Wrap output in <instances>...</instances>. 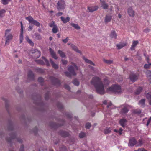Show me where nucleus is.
Wrapping results in <instances>:
<instances>
[{"label": "nucleus", "mask_w": 151, "mask_h": 151, "mask_svg": "<svg viewBox=\"0 0 151 151\" xmlns=\"http://www.w3.org/2000/svg\"><path fill=\"white\" fill-rule=\"evenodd\" d=\"M109 81L107 78H104L103 81L97 76L92 78L91 84L93 85L96 92L99 93L103 94L105 93L104 88L109 84Z\"/></svg>", "instance_id": "nucleus-1"}, {"label": "nucleus", "mask_w": 151, "mask_h": 151, "mask_svg": "<svg viewBox=\"0 0 151 151\" xmlns=\"http://www.w3.org/2000/svg\"><path fill=\"white\" fill-rule=\"evenodd\" d=\"M56 7L58 11L64 10L66 7L65 1L63 0H59L56 3Z\"/></svg>", "instance_id": "nucleus-2"}, {"label": "nucleus", "mask_w": 151, "mask_h": 151, "mask_svg": "<svg viewBox=\"0 0 151 151\" xmlns=\"http://www.w3.org/2000/svg\"><path fill=\"white\" fill-rule=\"evenodd\" d=\"M108 91L112 92L115 93H119L121 92V89L120 86L117 85H114L109 88Z\"/></svg>", "instance_id": "nucleus-3"}, {"label": "nucleus", "mask_w": 151, "mask_h": 151, "mask_svg": "<svg viewBox=\"0 0 151 151\" xmlns=\"http://www.w3.org/2000/svg\"><path fill=\"white\" fill-rule=\"evenodd\" d=\"M72 64L73 66H70L68 68V70L72 75L76 76V74L75 70H78V67L76 64L73 63H72Z\"/></svg>", "instance_id": "nucleus-4"}, {"label": "nucleus", "mask_w": 151, "mask_h": 151, "mask_svg": "<svg viewBox=\"0 0 151 151\" xmlns=\"http://www.w3.org/2000/svg\"><path fill=\"white\" fill-rule=\"evenodd\" d=\"M10 29H7L5 31V36L6 37L5 45L9 43L10 40H12L13 38V36L11 34H9L10 32Z\"/></svg>", "instance_id": "nucleus-5"}, {"label": "nucleus", "mask_w": 151, "mask_h": 151, "mask_svg": "<svg viewBox=\"0 0 151 151\" xmlns=\"http://www.w3.org/2000/svg\"><path fill=\"white\" fill-rule=\"evenodd\" d=\"M26 20H28L30 23L33 24L38 27H40V23L38 22L37 21L34 20L33 18L31 16H29L28 17H26Z\"/></svg>", "instance_id": "nucleus-6"}, {"label": "nucleus", "mask_w": 151, "mask_h": 151, "mask_svg": "<svg viewBox=\"0 0 151 151\" xmlns=\"http://www.w3.org/2000/svg\"><path fill=\"white\" fill-rule=\"evenodd\" d=\"M31 53L34 54V57L35 58H37L40 57V51L37 50L35 49L32 50L31 51Z\"/></svg>", "instance_id": "nucleus-7"}, {"label": "nucleus", "mask_w": 151, "mask_h": 151, "mask_svg": "<svg viewBox=\"0 0 151 151\" xmlns=\"http://www.w3.org/2000/svg\"><path fill=\"white\" fill-rule=\"evenodd\" d=\"M122 109L120 111L121 113L125 114L129 111V106L127 105H123L122 106Z\"/></svg>", "instance_id": "nucleus-8"}, {"label": "nucleus", "mask_w": 151, "mask_h": 151, "mask_svg": "<svg viewBox=\"0 0 151 151\" xmlns=\"http://www.w3.org/2000/svg\"><path fill=\"white\" fill-rule=\"evenodd\" d=\"M129 78L131 81L134 82L137 80L138 77L136 74L131 73L129 76Z\"/></svg>", "instance_id": "nucleus-9"}, {"label": "nucleus", "mask_w": 151, "mask_h": 151, "mask_svg": "<svg viewBox=\"0 0 151 151\" xmlns=\"http://www.w3.org/2000/svg\"><path fill=\"white\" fill-rule=\"evenodd\" d=\"M137 143V141L134 138H132L129 140L128 145L129 146H133Z\"/></svg>", "instance_id": "nucleus-10"}, {"label": "nucleus", "mask_w": 151, "mask_h": 151, "mask_svg": "<svg viewBox=\"0 0 151 151\" xmlns=\"http://www.w3.org/2000/svg\"><path fill=\"white\" fill-rule=\"evenodd\" d=\"M16 134L15 133H12L10 135V137L6 139L7 141L9 142H10L12 141V139H15L16 138Z\"/></svg>", "instance_id": "nucleus-11"}, {"label": "nucleus", "mask_w": 151, "mask_h": 151, "mask_svg": "<svg viewBox=\"0 0 151 151\" xmlns=\"http://www.w3.org/2000/svg\"><path fill=\"white\" fill-rule=\"evenodd\" d=\"M28 77L29 81L33 80L34 79V74L31 71H29L28 73Z\"/></svg>", "instance_id": "nucleus-12"}, {"label": "nucleus", "mask_w": 151, "mask_h": 151, "mask_svg": "<svg viewBox=\"0 0 151 151\" xmlns=\"http://www.w3.org/2000/svg\"><path fill=\"white\" fill-rule=\"evenodd\" d=\"M49 51L52 57L55 59H57L58 57L56 55V54L54 52V51L51 48H49Z\"/></svg>", "instance_id": "nucleus-13"}, {"label": "nucleus", "mask_w": 151, "mask_h": 151, "mask_svg": "<svg viewBox=\"0 0 151 151\" xmlns=\"http://www.w3.org/2000/svg\"><path fill=\"white\" fill-rule=\"evenodd\" d=\"M112 19V16L110 15H106L105 18L104 22L105 23H107L110 22Z\"/></svg>", "instance_id": "nucleus-14"}, {"label": "nucleus", "mask_w": 151, "mask_h": 151, "mask_svg": "<svg viewBox=\"0 0 151 151\" xmlns=\"http://www.w3.org/2000/svg\"><path fill=\"white\" fill-rule=\"evenodd\" d=\"M128 13L129 16L134 17V12L132 9L130 7L128 9Z\"/></svg>", "instance_id": "nucleus-15"}, {"label": "nucleus", "mask_w": 151, "mask_h": 151, "mask_svg": "<svg viewBox=\"0 0 151 151\" xmlns=\"http://www.w3.org/2000/svg\"><path fill=\"white\" fill-rule=\"evenodd\" d=\"M98 7L97 6H95L92 7H88V9L90 12H93L94 11L97 10L98 9Z\"/></svg>", "instance_id": "nucleus-16"}, {"label": "nucleus", "mask_w": 151, "mask_h": 151, "mask_svg": "<svg viewBox=\"0 0 151 151\" xmlns=\"http://www.w3.org/2000/svg\"><path fill=\"white\" fill-rule=\"evenodd\" d=\"M146 96L148 100L149 104L151 105V92H149L147 93H145Z\"/></svg>", "instance_id": "nucleus-17"}, {"label": "nucleus", "mask_w": 151, "mask_h": 151, "mask_svg": "<svg viewBox=\"0 0 151 151\" xmlns=\"http://www.w3.org/2000/svg\"><path fill=\"white\" fill-rule=\"evenodd\" d=\"M138 43V41H134L132 42V44L131 45V50H134L135 49V46Z\"/></svg>", "instance_id": "nucleus-18"}, {"label": "nucleus", "mask_w": 151, "mask_h": 151, "mask_svg": "<svg viewBox=\"0 0 151 151\" xmlns=\"http://www.w3.org/2000/svg\"><path fill=\"white\" fill-rule=\"evenodd\" d=\"M117 36V35L114 31L112 30L111 31L110 36L111 38L116 39V38Z\"/></svg>", "instance_id": "nucleus-19"}, {"label": "nucleus", "mask_w": 151, "mask_h": 151, "mask_svg": "<svg viewBox=\"0 0 151 151\" xmlns=\"http://www.w3.org/2000/svg\"><path fill=\"white\" fill-rule=\"evenodd\" d=\"M62 21L64 23H65L69 21L70 18L69 17H67L66 18L63 17H60Z\"/></svg>", "instance_id": "nucleus-20"}, {"label": "nucleus", "mask_w": 151, "mask_h": 151, "mask_svg": "<svg viewBox=\"0 0 151 151\" xmlns=\"http://www.w3.org/2000/svg\"><path fill=\"white\" fill-rule=\"evenodd\" d=\"M101 6L104 9H107L108 8V4L104 1L101 2Z\"/></svg>", "instance_id": "nucleus-21"}, {"label": "nucleus", "mask_w": 151, "mask_h": 151, "mask_svg": "<svg viewBox=\"0 0 151 151\" xmlns=\"http://www.w3.org/2000/svg\"><path fill=\"white\" fill-rule=\"evenodd\" d=\"M127 121L126 119H121L119 121V123L123 127H124L125 126V123Z\"/></svg>", "instance_id": "nucleus-22"}, {"label": "nucleus", "mask_w": 151, "mask_h": 151, "mask_svg": "<svg viewBox=\"0 0 151 151\" xmlns=\"http://www.w3.org/2000/svg\"><path fill=\"white\" fill-rule=\"evenodd\" d=\"M127 45V43H119L117 44L116 46L118 49H120L126 46Z\"/></svg>", "instance_id": "nucleus-23"}, {"label": "nucleus", "mask_w": 151, "mask_h": 151, "mask_svg": "<svg viewBox=\"0 0 151 151\" xmlns=\"http://www.w3.org/2000/svg\"><path fill=\"white\" fill-rule=\"evenodd\" d=\"M51 63L52 65V67L55 69H57L58 68V65L55 64L51 59H50Z\"/></svg>", "instance_id": "nucleus-24"}, {"label": "nucleus", "mask_w": 151, "mask_h": 151, "mask_svg": "<svg viewBox=\"0 0 151 151\" xmlns=\"http://www.w3.org/2000/svg\"><path fill=\"white\" fill-rule=\"evenodd\" d=\"M71 47L73 49L77 52L80 53H81V51L78 50L77 48V47L74 45L71 44Z\"/></svg>", "instance_id": "nucleus-25"}, {"label": "nucleus", "mask_w": 151, "mask_h": 151, "mask_svg": "<svg viewBox=\"0 0 151 151\" xmlns=\"http://www.w3.org/2000/svg\"><path fill=\"white\" fill-rule=\"evenodd\" d=\"M83 59L87 63L89 64H90L93 65L94 66L95 65V64L94 63L91 61L87 59L84 57H83Z\"/></svg>", "instance_id": "nucleus-26"}, {"label": "nucleus", "mask_w": 151, "mask_h": 151, "mask_svg": "<svg viewBox=\"0 0 151 151\" xmlns=\"http://www.w3.org/2000/svg\"><path fill=\"white\" fill-rule=\"evenodd\" d=\"M70 24L73 27H74L75 29L77 30L79 29H80V27L77 24H76L73 23H70Z\"/></svg>", "instance_id": "nucleus-27"}, {"label": "nucleus", "mask_w": 151, "mask_h": 151, "mask_svg": "<svg viewBox=\"0 0 151 151\" xmlns=\"http://www.w3.org/2000/svg\"><path fill=\"white\" fill-rule=\"evenodd\" d=\"M58 53L62 58H65L66 57L65 54L62 50H59L58 51Z\"/></svg>", "instance_id": "nucleus-28"}, {"label": "nucleus", "mask_w": 151, "mask_h": 151, "mask_svg": "<svg viewBox=\"0 0 151 151\" xmlns=\"http://www.w3.org/2000/svg\"><path fill=\"white\" fill-rule=\"evenodd\" d=\"M60 134L63 137H66L68 135V134L67 132L64 131L60 132Z\"/></svg>", "instance_id": "nucleus-29"}, {"label": "nucleus", "mask_w": 151, "mask_h": 151, "mask_svg": "<svg viewBox=\"0 0 151 151\" xmlns=\"http://www.w3.org/2000/svg\"><path fill=\"white\" fill-rule=\"evenodd\" d=\"M145 99H141L140 101H139V104L142 106L144 107L145 105Z\"/></svg>", "instance_id": "nucleus-30"}, {"label": "nucleus", "mask_w": 151, "mask_h": 151, "mask_svg": "<svg viewBox=\"0 0 151 151\" xmlns=\"http://www.w3.org/2000/svg\"><path fill=\"white\" fill-rule=\"evenodd\" d=\"M142 88L141 87H139L135 91V93L137 95L139 94L142 91Z\"/></svg>", "instance_id": "nucleus-31"}, {"label": "nucleus", "mask_w": 151, "mask_h": 151, "mask_svg": "<svg viewBox=\"0 0 151 151\" xmlns=\"http://www.w3.org/2000/svg\"><path fill=\"white\" fill-rule=\"evenodd\" d=\"M146 73L147 76L151 82V72L150 70H147V71Z\"/></svg>", "instance_id": "nucleus-32"}, {"label": "nucleus", "mask_w": 151, "mask_h": 151, "mask_svg": "<svg viewBox=\"0 0 151 151\" xmlns=\"http://www.w3.org/2000/svg\"><path fill=\"white\" fill-rule=\"evenodd\" d=\"M58 30V29L57 27V26H54V27H53V28L52 29V32L54 33H56Z\"/></svg>", "instance_id": "nucleus-33"}, {"label": "nucleus", "mask_w": 151, "mask_h": 151, "mask_svg": "<svg viewBox=\"0 0 151 151\" xmlns=\"http://www.w3.org/2000/svg\"><path fill=\"white\" fill-rule=\"evenodd\" d=\"M111 129L110 128H107L105 129L104 130V133L106 134L109 133L111 132Z\"/></svg>", "instance_id": "nucleus-34"}, {"label": "nucleus", "mask_w": 151, "mask_h": 151, "mask_svg": "<svg viewBox=\"0 0 151 151\" xmlns=\"http://www.w3.org/2000/svg\"><path fill=\"white\" fill-rule=\"evenodd\" d=\"M35 36V38L38 40H40L42 39L40 35L38 33H35L34 35Z\"/></svg>", "instance_id": "nucleus-35"}, {"label": "nucleus", "mask_w": 151, "mask_h": 151, "mask_svg": "<svg viewBox=\"0 0 151 151\" xmlns=\"http://www.w3.org/2000/svg\"><path fill=\"white\" fill-rule=\"evenodd\" d=\"M36 62L38 64L43 65L45 64L44 62L41 59L37 60H35Z\"/></svg>", "instance_id": "nucleus-36"}, {"label": "nucleus", "mask_w": 151, "mask_h": 151, "mask_svg": "<svg viewBox=\"0 0 151 151\" xmlns=\"http://www.w3.org/2000/svg\"><path fill=\"white\" fill-rule=\"evenodd\" d=\"M59 150L60 151H66L67 150L65 146L62 145L60 146Z\"/></svg>", "instance_id": "nucleus-37"}, {"label": "nucleus", "mask_w": 151, "mask_h": 151, "mask_svg": "<svg viewBox=\"0 0 151 151\" xmlns=\"http://www.w3.org/2000/svg\"><path fill=\"white\" fill-rule=\"evenodd\" d=\"M103 61L105 63L109 64H111L113 63V61L111 60L104 59Z\"/></svg>", "instance_id": "nucleus-38"}, {"label": "nucleus", "mask_w": 151, "mask_h": 151, "mask_svg": "<svg viewBox=\"0 0 151 151\" xmlns=\"http://www.w3.org/2000/svg\"><path fill=\"white\" fill-rule=\"evenodd\" d=\"M73 83L74 85L76 86H78L79 85V82L76 79L74 80L73 81Z\"/></svg>", "instance_id": "nucleus-39"}, {"label": "nucleus", "mask_w": 151, "mask_h": 151, "mask_svg": "<svg viewBox=\"0 0 151 151\" xmlns=\"http://www.w3.org/2000/svg\"><path fill=\"white\" fill-rule=\"evenodd\" d=\"M86 136V134L85 133L81 132L80 134L79 135V137L81 138H83L85 137Z\"/></svg>", "instance_id": "nucleus-40"}, {"label": "nucleus", "mask_w": 151, "mask_h": 151, "mask_svg": "<svg viewBox=\"0 0 151 151\" xmlns=\"http://www.w3.org/2000/svg\"><path fill=\"white\" fill-rule=\"evenodd\" d=\"M42 59H43L45 61V63H46V65L47 66H49V61H48V60H47L44 57H42Z\"/></svg>", "instance_id": "nucleus-41"}, {"label": "nucleus", "mask_w": 151, "mask_h": 151, "mask_svg": "<svg viewBox=\"0 0 151 151\" xmlns=\"http://www.w3.org/2000/svg\"><path fill=\"white\" fill-rule=\"evenodd\" d=\"M64 73L67 77L70 78L71 77V75H72L70 72H64Z\"/></svg>", "instance_id": "nucleus-42"}, {"label": "nucleus", "mask_w": 151, "mask_h": 151, "mask_svg": "<svg viewBox=\"0 0 151 151\" xmlns=\"http://www.w3.org/2000/svg\"><path fill=\"white\" fill-rule=\"evenodd\" d=\"M141 112V111L140 110L136 109L133 111V113L135 114H139Z\"/></svg>", "instance_id": "nucleus-43"}, {"label": "nucleus", "mask_w": 151, "mask_h": 151, "mask_svg": "<svg viewBox=\"0 0 151 151\" xmlns=\"http://www.w3.org/2000/svg\"><path fill=\"white\" fill-rule=\"evenodd\" d=\"M27 40L30 44L31 45H34V43L30 39L27 38Z\"/></svg>", "instance_id": "nucleus-44"}, {"label": "nucleus", "mask_w": 151, "mask_h": 151, "mask_svg": "<svg viewBox=\"0 0 151 151\" xmlns=\"http://www.w3.org/2000/svg\"><path fill=\"white\" fill-rule=\"evenodd\" d=\"M151 66V63H148V64H146L144 66V68H149Z\"/></svg>", "instance_id": "nucleus-45"}, {"label": "nucleus", "mask_w": 151, "mask_h": 151, "mask_svg": "<svg viewBox=\"0 0 151 151\" xmlns=\"http://www.w3.org/2000/svg\"><path fill=\"white\" fill-rule=\"evenodd\" d=\"M49 26L51 27H53L54 26H56V25L55 24V22L54 21H52L49 24Z\"/></svg>", "instance_id": "nucleus-46"}, {"label": "nucleus", "mask_w": 151, "mask_h": 151, "mask_svg": "<svg viewBox=\"0 0 151 151\" xmlns=\"http://www.w3.org/2000/svg\"><path fill=\"white\" fill-rule=\"evenodd\" d=\"M10 0H2V3L4 5L8 4Z\"/></svg>", "instance_id": "nucleus-47"}, {"label": "nucleus", "mask_w": 151, "mask_h": 151, "mask_svg": "<svg viewBox=\"0 0 151 151\" xmlns=\"http://www.w3.org/2000/svg\"><path fill=\"white\" fill-rule=\"evenodd\" d=\"M53 82L55 84H56L58 83L59 85L60 84V81L58 79H55V81H53Z\"/></svg>", "instance_id": "nucleus-48"}, {"label": "nucleus", "mask_w": 151, "mask_h": 151, "mask_svg": "<svg viewBox=\"0 0 151 151\" xmlns=\"http://www.w3.org/2000/svg\"><path fill=\"white\" fill-rule=\"evenodd\" d=\"M91 126V124L90 123H86L85 126L86 128V129H89Z\"/></svg>", "instance_id": "nucleus-49"}, {"label": "nucleus", "mask_w": 151, "mask_h": 151, "mask_svg": "<svg viewBox=\"0 0 151 151\" xmlns=\"http://www.w3.org/2000/svg\"><path fill=\"white\" fill-rule=\"evenodd\" d=\"M69 40V38L68 37H67L65 39H63L62 41L64 43H66L68 42Z\"/></svg>", "instance_id": "nucleus-50"}, {"label": "nucleus", "mask_w": 151, "mask_h": 151, "mask_svg": "<svg viewBox=\"0 0 151 151\" xmlns=\"http://www.w3.org/2000/svg\"><path fill=\"white\" fill-rule=\"evenodd\" d=\"M6 12V11L4 9H2L0 10V16H1L4 13Z\"/></svg>", "instance_id": "nucleus-51"}, {"label": "nucleus", "mask_w": 151, "mask_h": 151, "mask_svg": "<svg viewBox=\"0 0 151 151\" xmlns=\"http://www.w3.org/2000/svg\"><path fill=\"white\" fill-rule=\"evenodd\" d=\"M38 81L39 82L42 83L43 81L44 80L42 77H40L38 78Z\"/></svg>", "instance_id": "nucleus-52"}, {"label": "nucleus", "mask_w": 151, "mask_h": 151, "mask_svg": "<svg viewBox=\"0 0 151 151\" xmlns=\"http://www.w3.org/2000/svg\"><path fill=\"white\" fill-rule=\"evenodd\" d=\"M61 61L62 62V63L63 64L65 65L67 63V61L66 60L62 59L61 60Z\"/></svg>", "instance_id": "nucleus-53"}, {"label": "nucleus", "mask_w": 151, "mask_h": 151, "mask_svg": "<svg viewBox=\"0 0 151 151\" xmlns=\"http://www.w3.org/2000/svg\"><path fill=\"white\" fill-rule=\"evenodd\" d=\"M19 151H24V147L23 145H22L20 147Z\"/></svg>", "instance_id": "nucleus-54"}, {"label": "nucleus", "mask_w": 151, "mask_h": 151, "mask_svg": "<svg viewBox=\"0 0 151 151\" xmlns=\"http://www.w3.org/2000/svg\"><path fill=\"white\" fill-rule=\"evenodd\" d=\"M64 87L66 89L68 90H69L70 89V88L69 86L68 85L66 84L64 85Z\"/></svg>", "instance_id": "nucleus-55"}, {"label": "nucleus", "mask_w": 151, "mask_h": 151, "mask_svg": "<svg viewBox=\"0 0 151 151\" xmlns=\"http://www.w3.org/2000/svg\"><path fill=\"white\" fill-rule=\"evenodd\" d=\"M134 151H147L143 148H139L137 150H135Z\"/></svg>", "instance_id": "nucleus-56"}, {"label": "nucleus", "mask_w": 151, "mask_h": 151, "mask_svg": "<svg viewBox=\"0 0 151 151\" xmlns=\"http://www.w3.org/2000/svg\"><path fill=\"white\" fill-rule=\"evenodd\" d=\"M23 31H21L20 36V39H23Z\"/></svg>", "instance_id": "nucleus-57"}, {"label": "nucleus", "mask_w": 151, "mask_h": 151, "mask_svg": "<svg viewBox=\"0 0 151 151\" xmlns=\"http://www.w3.org/2000/svg\"><path fill=\"white\" fill-rule=\"evenodd\" d=\"M142 144V140H139V142L137 144V146H141Z\"/></svg>", "instance_id": "nucleus-58"}, {"label": "nucleus", "mask_w": 151, "mask_h": 151, "mask_svg": "<svg viewBox=\"0 0 151 151\" xmlns=\"http://www.w3.org/2000/svg\"><path fill=\"white\" fill-rule=\"evenodd\" d=\"M151 121V117H150V118H149V119H148V121H147V126H148V125L149 123Z\"/></svg>", "instance_id": "nucleus-59"}, {"label": "nucleus", "mask_w": 151, "mask_h": 151, "mask_svg": "<svg viewBox=\"0 0 151 151\" xmlns=\"http://www.w3.org/2000/svg\"><path fill=\"white\" fill-rule=\"evenodd\" d=\"M63 14V13L62 12H58V13H57L56 15L57 16H60L61 15H62Z\"/></svg>", "instance_id": "nucleus-60"}, {"label": "nucleus", "mask_w": 151, "mask_h": 151, "mask_svg": "<svg viewBox=\"0 0 151 151\" xmlns=\"http://www.w3.org/2000/svg\"><path fill=\"white\" fill-rule=\"evenodd\" d=\"M112 104L111 103H109L108 104V105H107V108H109L110 107H111L112 106Z\"/></svg>", "instance_id": "nucleus-61"}, {"label": "nucleus", "mask_w": 151, "mask_h": 151, "mask_svg": "<svg viewBox=\"0 0 151 151\" xmlns=\"http://www.w3.org/2000/svg\"><path fill=\"white\" fill-rule=\"evenodd\" d=\"M122 129L121 128H120L119 130V135H121L122 134Z\"/></svg>", "instance_id": "nucleus-62"}, {"label": "nucleus", "mask_w": 151, "mask_h": 151, "mask_svg": "<svg viewBox=\"0 0 151 151\" xmlns=\"http://www.w3.org/2000/svg\"><path fill=\"white\" fill-rule=\"evenodd\" d=\"M17 140L19 143H22V140L21 139H17Z\"/></svg>", "instance_id": "nucleus-63"}, {"label": "nucleus", "mask_w": 151, "mask_h": 151, "mask_svg": "<svg viewBox=\"0 0 151 151\" xmlns=\"http://www.w3.org/2000/svg\"><path fill=\"white\" fill-rule=\"evenodd\" d=\"M32 29V27L29 26L28 28V30L29 31L31 30Z\"/></svg>", "instance_id": "nucleus-64"}]
</instances>
